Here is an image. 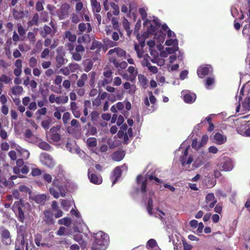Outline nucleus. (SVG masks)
<instances>
[{"label": "nucleus", "mask_w": 250, "mask_h": 250, "mask_svg": "<svg viewBox=\"0 0 250 250\" xmlns=\"http://www.w3.org/2000/svg\"><path fill=\"white\" fill-rule=\"evenodd\" d=\"M66 229L64 227H61L56 232L57 235L59 236H62L65 234Z\"/></svg>", "instance_id": "0e129e2a"}, {"label": "nucleus", "mask_w": 250, "mask_h": 250, "mask_svg": "<svg viewBox=\"0 0 250 250\" xmlns=\"http://www.w3.org/2000/svg\"><path fill=\"white\" fill-rule=\"evenodd\" d=\"M0 237L3 244L8 246L12 243V235L7 229L4 228L0 231Z\"/></svg>", "instance_id": "20e7f679"}, {"label": "nucleus", "mask_w": 250, "mask_h": 250, "mask_svg": "<svg viewBox=\"0 0 250 250\" xmlns=\"http://www.w3.org/2000/svg\"><path fill=\"white\" fill-rule=\"evenodd\" d=\"M90 41V38L88 34H84L81 37H79L78 39L77 42L79 43H86L89 42Z\"/></svg>", "instance_id": "7c9ffc66"}, {"label": "nucleus", "mask_w": 250, "mask_h": 250, "mask_svg": "<svg viewBox=\"0 0 250 250\" xmlns=\"http://www.w3.org/2000/svg\"><path fill=\"white\" fill-rule=\"evenodd\" d=\"M102 47L103 44L101 42H92V44L90 47V49L94 50L95 49H97L98 50H100Z\"/></svg>", "instance_id": "37998d69"}, {"label": "nucleus", "mask_w": 250, "mask_h": 250, "mask_svg": "<svg viewBox=\"0 0 250 250\" xmlns=\"http://www.w3.org/2000/svg\"><path fill=\"white\" fill-rule=\"evenodd\" d=\"M220 170L226 171H230L232 168V165L229 158H224L222 162L218 165Z\"/></svg>", "instance_id": "39448f33"}, {"label": "nucleus", "mask_w": 250, "mask_h": 250, "mask_svg": "<svg viewBox=\"0 0 250 250\" xmlns=\"http://www.w3.org/2000/svg\"><path fill=\"white\" fill-rule=\"evenodd\" d=\"M146 209L148 214L152 215L153 214V200L151 198H149L148 200Z\"/></svg>", "instance_id": "e433bc0d"}, {"label": "nucleus", "mask_w": 250, "mask_h": 250, "mask_svg": "<svg viewBox=\"0 0 250 250\" xmlns=\"http://www.w3.org/2000/svg\"><path fill=\"white\" fill-rule=\"evenodd\" d=\"M58 224L59 225H63L65 226L68 227L71 224V220L70 218L64 217L58 220Z\"/></svg>", "instance_id": "a878e982"}, {"label": "nucleus", "mask_w": 250, "mask_h": 250, "mask_svg": "<svg viewBox=\"0 0 250 250\" xmlns=\"http://www.w3.org/2000/svg\"><path fill=\"white\" fill-rule=\"evenodd\" d=\"M61 205L64 209L68 210V208L70 206V204L69 201H67V200L62 199Z\"/></svg>", "instance_id": "603ef678"}, {"label": "nucleus", "mask_w": 250, "mask_h": 250, "mask_svg": "<svg viewBox=\"0 0 250 250\" xmlns=\"http://www.w3.org/2000/svg\"><path fill=\"white\" fill-rule=\"evenodd\" d=\"M70 119V114L66 112H64L62 115V121L64 125H66L68 123V120Z\"/></svg>", "instance_id": "864d4df0"}, {"label": "nucleus", "mask_w": 250, "mask_h": 250, "mask_svg": "<svg viewBox=\"0 0 250 250\" xmlns=\"http://www.w3.org/2000/svg\"><path fill=\"white\" fill-rule=\"evenodd\" d=\"M242 107L246 110H250V97L244 99L242 103Z\"/></svg>", "instance_id": "72a5a7b5"}, {"label": "nucleus", "mask_w": 250, "mask_h": 250, "mask_svg": "<svg viewBox=\"0 0 250 250\" xmlns=\"http://www.w3.org/2000/svg\"><path fill=\"white\" fill-rule=\"evenodd\" d=\"M214 200H216L215 199L214 195L213 193H209L206 195L205 201L207 204H208L209 202L213 201Z\"/></svg>", "instance_id": "8fccbe9b"}, {"label": "nucleus", "mask_w": 250, "mask_h": 250, "mask_svg": "<svg viewBox=\"0 0 250 250\" xmlns=\"http://www.w3.org/2000/svg\"><path fill=\"white\" fill-rule=\"evenodd\" d=\"M65 37L72 42H75L76 40V36L72 34L69 31H67L65 32Z\"/></svg>", "instance_id": "58836bf2"}, {"label": "nucleus", "mask_w": 250, "mask_h": 250, "mask_svg": "<svg viewBox=\"0 0 250 250\" xmlns=\"http://www.w3.org/2000/svg\"><path fill=\"white\" fill-rule=\"evenodd\" d=\"M29 65L31 68L35 67L37 65V60L34 57H31L29 60Z\"/></svg>", "instance_id": "a18cd8bd"}, {"label": "nucleus", "mask_w": 250, "mask_h": 250, "mask_svg": "<svg viewBox=\"0 0 250 250\" xmlns=\"http://www.w3.org/2000/svg\"><path fill=\"white\" fill-rule=\"evenodd\" d=\"M52 185L56 187L58 191H61L62 188V183L60 180L58 178H55L52 182Z\"/></svg>", "instance_id": "2f4dec72"}, {"label": "nucleus", "mask_w": 250, "mask_h": 250, "mask_svg": "<svg viewBox=\"0 0 250 250\" xmlns=\"http://www.w3.org/2000/svg\"><path fill=\"white\" fill-rule=\"evenodd\" d=\"M147 245L151 248H154L157 246V242L155 240L151 239L147 241Z\"/></svg>", "instance_id": "338daca9"}, {"label": "nucleus", "mask_w": 250, "mask_h": 250, "mask_svg": "<svg viewBox=\"0 0 250 250\" xmlns=\"http://www.w3.org/2000/svg\"><path fill=\"white\" fill-rule=\"evenodd\" d=\"M214 138L216 141L217 143L219 145H222L225 143L227 141V138L226 137L223 136L220 133H216L214 136Z\"/></svg>", "instance_id": "a211bd4d"}, {"label": "nucleus", "mask_w": 250, "mask_h": 250, "mask_svg": "<svg viewBox=\"0 0 250 250\" xmlns=\"http://www.w3.org/2000/svg\"><path fill=\"white\" fill-rule=\"evenodd\" d=\"M112 81V80L104 77L103 80H101L98 82V86L99 87H104L105 85L111 83Z\"/></svg>", "instance_id": "bb28decb"}, {"label": "nucleus", "mask_w": 250, "mask_h": 250, "mask_svg": "<svg viewBox=\"0 0 250 250\" xmlns=\"http://www.w3.org/2000/svg\"><path fill=\"white\" fill-rule=\"evenodd\" d=\"M158 20L157 19H154L152 22V23H151V25L149 28V32L151 33H154V32L155 31V30L156 28H158L160 26V23L157 21Z\"/></svg>", "instance_id": "b1692460"}, {"label": "nucleus", "mask_w": 250, "mask_h": 250, "mask_svg": "<svg viewBox=\"0 0 250 250\" xmlns=\"http://www.w3.org/2000/svg\"><path fill=\"white\" fill-rule=\"evenodd\" d=\"M24 206L20 202H16L12 206V210L15 212L18 220L23 223L25 220V216L22 209Z\"/></svg>", "instance_id": "f03ea898"}, {"label": "nucleus", "mask_w": 250, "mask_h": 250, "mask_svg": "<svg viewBox=\"0 0 250 250\" xmlns=\"http://www.w3.org/2000/svg\"><path fill=\"white\" fill-rule=\"evenodd\" d=\"M68 66L69 68L70 72L72 73L75 72L77 70L79 69L80 68L79 65L76 63H69Z\"/></svg>", "instance_id": "79ce46f5"}, {"label": "nucleus", "mask_w": 250, "mask_h": 250, "mask_svg": "<svg viewBox=\"0 0 250 250\" xmlns=\"http://www.w3.org/2000/svg\"><path fill=\"white\" fill-rule=\"evenodd\" d=\"M17 227V237L16 239L22 240L26 241L28 236L27 225H22L20 226L16 225Z\"/></svg>", "instance_id": "7ed1b4c3"}, {"label": "nucleus", "mask_w": 250, "mask_h": 250, "mask_svg": "<svg viewBox=\"0 0 250 250\" xmlns=\"http://www.w3.org/2000/svg\"><path fill=\"white\" fill-rule=\"evenodd\" d=\"M91 4L94 13H99L100 11V4L97 0H91Z\"/></svg>", "instance_id": "5701e85b"}, {"label": "nucleus", "mask_w": 250, "mask_h": 250, "mask_svg": "<svg viewBox=\"0 0 250 250\" xmlns=\"http://www.w3.org/2000/svg\"><path fill=\"white\" fill-rule=\"evenodd\" d=\"M109 242V236L103 231H99L95 234L91 250H105Z\"/></svg>", "instance_id": "f257e3e1"}, {"label": "nucleus", "mask_w": 250, "mask_h": 250, "mask_svg": "<svg viewBox=\"0 0 250 250\" xmlns=\"http://www.w3.org/2000/svg\"><path fill=\"white\" fill-rule=\"evenodd\" d=\"M38 146L41 149L44 150L49 151L51 149V146L50 145L46 142L44 141L40 142L39 143Z\"/></svg>", "instance_id": "c85d7f7f"}, {"label": "nucleus", "mask_w": 250, "mask_h": 250, "mask_svg": "<svg viewBox=\"0 0 250 250\" xmlns=\"http://www.w3.org/2000/svg\"><path fill=\"white\" fill-rule=\"evenodd\" d=\"M60 71L62 74L65 76L69 75L71 72L68 66L60 69Z\"/></svg>", "instance_id": "774afa93"}, {"label": "nucleus", "mask_w": 250, "mask_h": 250, "mask_svg": "<svg viewBox=\"0 0 250 250\" xmlns=\"http://www.w3.org/2000/svg\"><path fill=\"white\" fill-rule=\"evenodd\" d=\"M84 64V71L86 72H89L92 69L93 65V63L91 60H85Z\"/></svg>", "instance_id": "c9c22d12"}, {"label": "nucleus", "mask_w": 250, "mask_h": 250, "mask_svg": "<svg viewBox=\"0 0 250 250\" xmlns=\"http://www.w3.org/2000/svg\"><path fill=\"white\" fill-rule=\"evenodd\" d=\"M114 53H116L117 55L120 57L125 56L126 54L125 51L120 47H115L109 50L108 52V54L112 55Z\"/></svg>", "instance_id": "9d476101"}, {"label": "nucleus", "mask_w": 250, "mask_h": 250, "mask_svg": "<svg viewBox=\"0 0 250 250\" xmlns=\"http://www.w3.org/2000/svg\"><path fill=\"white\" fill-rule=\"evenodd\" d=\"M35 237V243L38 247H44L46 245L45 243H41L42 239V236L40 233H37L34 235Z\"/></svg>", "instance_id": "f3484780"}, {"label": "nucleus", "mask_w": 250, "mask_h": 250, "mask_svg": "<svg viewBox=\"0 0 250 250\" xmlns=\"http://www.w3.org/2000/svg\"><path fill=\"white\" fill-rule=\"evenodd\" d=\"M209 67L207 65H202L198 68L197 73L198 77L203 78L205 76L208 74Z\"/></svg>", "instance_id": "6e6552de"}, {"label": "nucleus", "mask_w": 250, "mask_h": 250, "mask_svg": "<svg viewBox=\"0 0 250 250\" xmlns=\"http://www.w3.org/2000/svg\"><path fill=\"white\" fill-rule=\"evenodd\" d=\"M110 6L112 9V13L114 16H118L119 14V7L114 2L110 3Z\"/></svg>", "instance_id": "4c0bfd02"}, {"label": "nucleus", "mask_w": 250, "mask_h": 250, "mask_svg": "<svg viewBox=\"0 0 250 250\" xmlns=\"http://www.w3.org/2000/svg\"><path fill=\"white\" fill-rule=\"evenodd\" d=\"M91 170L89 169L88 170V178L92 183L96 185L101 184L102 183V178L97 175L91 173Z\"/></svg>", "instance_id": "0eeeda50"}, {"label": "nucleus", "mask_w": 250, "mask_h": 250, "mask_svg": "<svg viewBox=\"0 0 250 250\" xmlns=\"http://www.w3.org/2000/svg\"><path fill=\"white\" fill-rule=\"evenodd\" d=\"M125 156V152L123 150L115 151L112 155V159L116 161H120L123 159Z\"/></svg>", "instance_id": "9b49d317"}, {"label": "nucleus", "mask_w": 250, "mask_h": 250, "mask_svg": "<svg viewBox=\"0 0 250 250\" xmlns=\"http://www.w3.org/2000/svg\"><path fill=\"white\" fill-rule=\"evenodd\" d=\"M56 190L54 187H51L49 188L50 193L55 198H59L60 197V193Z\"/></svg>", "instance_id": "c03bdc74"}, {"label": "nucleus", "mask_w": 250, "mask_h": 250, "mask_svg": "<svg viewBox=\"0 0 250 250\" xmlns=\"http://www.w3.org/2000/svg\"><path fill=\"white\" fill-rule=\"evenodd\" d=\"M247 123L246 122H244L239 126L237 127L236 130L239 134L245 136V131L247 127Z\"/></svg>", "instance_id": "4be33fe9"}, {"label": "nucleus", "mask_w": 250, "mask_h": 250, "mask_svg": "<svg viewBox=\"0 0 250 250\" xmlns=\"http://www.w3.org/2000/svg\"><path fill=\"white\" fill-rule=\"evenodd\" d=\"M122 171L120 167H116L113 171V175L111 178L112 179V186H113L118 180L122 175Z\"/></svg>", "instance_id": "1a4fd4ad"}, {"label": "nucleus", "mask_w": 250, "mask_h": 250, "mask_svg": "<svg viewBox=\"0 0 250 250\" xmlns=\"http://www.w3.org/2000/svg\"><path fill=\"white\" fill-rule=\"evenodd\" d=\"M147 184V179H145L143 181L141 184V191L142 193H145L146 191Z\"/></svg>", "instance_id": "4d7b16f0"}, {"label": "nucleus", "mask_w": 250, "mask_h": 250, "mask_svg": "<svg viewBox=\"0 0 250 250\" xmlns=\"http://www.w3.org/2000/svg\"><path fill=\"white\" fill-rule=\"evenodd\" d=\"M86 143L87 146L89 147L93 148L97 145V140L94 137L89 138L87 139Z\"/></svg>", "instance_id": "393cba45"}, {"label": "nucleus", "mask_w": 250, "mask_h": 250, "mask_svg": "<svg viewBox=\"0 0 250 250\" xmlns=\"http://www.w3.org/2000/svg\"><path fill=\"white\" fill-rule=\"evenodd\" d=\"M109 61L112 63L114 66L116 68H118V65L120 63L117 60V59L114 56H112L109 58Z\"/></svg>", "instance_id": "6e6d98bb"}, {"label": "nucleus", "mask_w": 250, "mask_h": 250, "mask_svg": "<svg viewBox=\"0 0 250 250\" xmlns=\"http://www.w3.org/2000/svg\"><path fill=\"white\" fill-rule=\"evenodd\" d=\"M43 0H39L36 4V8L38 11H42L43 10Z\"/></svg>", "instance_id": "5fc2aeb1"}, {"label": "nucleus", "mask_w": 250, "mask_h": 250, "mask_svg": "<svg viewBox=\"0 0 250 250\" xmlns=\"http://www.w3.org/2000/svg\"><path fill=\"white\" fill-rule=\"evenodd\" d=\"M73 239L75 241L78 242L82 247L86 246V242L83 238V236L81 233H75L73 235Z\"/></svg>", "instance_id": "4468645a"}, {"label": "nucleus", "mask_w": 250, "mask_h": 250, "mask_svg": "<svg viewBox=\"0 0 250 250\" xmlns=\"http://www.w3.org/2000/svg\"><path fill=\"white\" fill-rule=\"evenodd\" d=\"M48 118V120L42 121L41 124L42 127L45 130L49 129L51 122V119H50L49 117Z\"/></svg>", "instance_id": "ea45409f"}, {"label": "nucleus", "mask_w": 250, "mask_h": 250, "mask_svg": "<svg viewBox=\"0 0 250 250\" xmlns=\"http://www.w3.org/2000/svg\"><path fill=\"white\" fill-rule=\"evenodd\" d=\"M56 61L58 64L60 65L58 67H60V66L64 64L65 63V60L63 57V55L62 54H58L56 57Z\"/></svg>", "instance_id": "473e14b6"}, {"label": "nucleus", "mask_w": 250, "mask_h": 250, "mask_svg": "<svg viewBox=\"0 0 250 250\" xmlns=\"http://www.w3.org/2000/svg\"><path fill=\"white\" fill-rule=\"evenodd\" d=\"M183 99L186 103H192L195 101L196 95L194 93L186 94L184 95Z\"/></svg>", "instance_id": "2eb2a0df"}, {"label": "nucleus", "mask_w": 250, "mask_h": 250, "mask_svg": "<svg viewBox=\"0 0 250 250\" xmlns=\"http://www.w3.org/2000/svg\"><path fill=\"white\" fill-rule=\"evenodd\" d=\"M216 203H217V200H214L213 201H211L208 204V205L204 206L203 207V208H204L207 211H209V210H210V208H212L214 207V206Z\"/></svg>", "instance_id": "de8ad7c7"}, {"label": "nucleus", "mask_w": 250, "mask_h": 250, "mask_svg": "<svg viewBox=\"0 0 250 250\" xmlns=\"http://www.w3.org/2000/svg\"><path fill=\"white\" fill-rule=\"evenodd\" d=\"M136 4L133 2H131L129 4L128 12L131 16H135V12L136 11Z\"/></svg>", "instance_id": "f704fd0d"}, {"label": "nucleus", "mask_w": 250, "mask_h": 250, "mask_svg": "<svg viewBox=\"0 0 250 250\" xmlns=\"http://www.w3.org/2000/svg\"><path fill=\"white\" fill-rule=\"evenodd\" d=\"M70 8V6L67 3L63 4L61 7V10L62 11V16H64L65 12H66Z\"/></svg>", "instance_id": "680f3d73"}, {"label": "nucleus", "mask_w": 250, "mask_h": 250, "mask_svg": "<svg viewBox=\"0 0 250 250\" xmlns=\"http://www.w3.org/2000/svg\"><path fill=\"white\" fill-rule=\"evenodd\" d=\"M147 67L150 72L153 74H156L158 72V68L155 66L151 65V63H147Z\"/></svg>", "instance_id": "bf43d9fd"}, {"label": "nucleus", "mask_w": 250, "mask_h": 250, "mask_svg": "<svg viewBox=\"0 0 250 250\" xmlns=\"http://www.w3.org/2000/svg\"><path fill=\"white\" fill-rule=\"evenodd\" d=\"M62 77L61 76L58 75L56 76V79H55V80L54 81V83L56 85H58L60 88H61V84L62 82Z\"/></svg>", "instance_id": "69168bd1"}, {"label": "nucleus", "mask_w": 250, "mask_h": 250, "mask_svg": "<svg viewBox=\"0 0 250 250\" xmlns=\"http://www.w3.org/2000/svg\"><path fill=\"white\" fill-rule=\"evenodd\" d=\"M11 91L14 95H20L23 93V89L21 86L15 85L12 88Z\"/></svg>", "instance_id": "412c9836"}, {"label": "nucleus", "mask_w": 250, "mask_h": 250, "mask_svg": "<svg viewBox=\"0 0 250 250\" xmlns=\"http://www.w3.org/2000/svg\"><path fill=\"white\" fill-rule=\"evenodd\" d=\"M97 133V130L96 127L94 126H91L88 129L86 134L94 135Z\"/></svg>", "instance_id": "e2e57ef3"}, {"label": "nucleus", "mask_w": 250, "mask_h": 250, "mask_svg": "<svg viewBox=\"0 0 250 250\" xmlns=\"http://www.w3.org/2000/svg\"><path fill=\"white\" fill-rule=\"evenodd\" d=\"M88 78L87 75L85 73H83L80 78L77 82V85L78 87H82L84 85L85 82L87 81Z\"/></svg>", "instance_id": "aec40b11"}, {"label": "nucleus", "mask_w": 250, "mask_h": 250, "mask_svg": "<svg viewBox=\"0 0 250 250\" xmlns=\"http://www.w3.org/2000/svg\"><path fill=\"white\" fill-rule=\"evenodd\" d=\"M139 82L143 88H146L147 86L148 80L147 78L144 75H138Z\"/></svg>", "instance_id": "6ab92c4d"}, {"label": "nucleus", "mask_w": 250, "mask_h": 250, "mask_svg": "<svg viewBox=\"0 0 250 250\" xmlns=\"http://www.w3.org/2000/svg\"><path fill=\"white\" fill-rule=\"evenodd\" d=\"M72 54V59L76 61H80L82 58V55L78 52L71 53Z\"/></svg>", "instance_id": "3c124183"}, {"label": "nucleus", "mask_w": 250, "mask_h": 250, "mask_svg": "<svg viewBox=\"0 0 250 250\" xmlns=\"http://www.w3.org/2000/svg\"><path fill=\"white\" fill-rule=\"evenodd\" d=\"M191 146L192 148L196 150H198L200 148L202 147V145H200V143H198L197 139H194L192 141Z\"/></svg>", "instance_id": "13d9d810"}, {"label": "nucleus", "mask_w": 250, "mask_h": 250, "mask_svg": "<svg viewBox=\"0 0 250 250\" xmlns=\"http://www.w3.org/2000/svg\"><path fill=\"white\" fill-rule=\"evenodd\" d=\"M11 79L5 74L0 75V82L5 83V84L9 83L11 82Z\"/></svg>", "instance_id": "a19ab883"}, {"label": "nucleus", "mask_w": 250, "mask_h": 250, "mask_svg": "<svg viewBox=\"0 0 250 250\" xmlns=\"http://www.w3.org/2000/svg\"><path fill=\"white\" fill-rule=\"evenodd\" d=\"M27 242L24 240L16 239L15 242L14 250H24L25 245Z\"/></svg>", "instance_id": "f8f14e48"}, {"label": "nucleus", "mask_w": 250, "mask_h": 250, "mask_svg": "<svg viewBox=\"0 0 250 250\" xmlns=\"http://www.w3.org/2000/svg\"><path fill=\"white\" fill-rule=\"evenodd\" d=\"M127 71L130 74L129 77L126 79L127 80L133 82L136 78L137 75V71L135 70V67L132 66H130L127 68Z\"/></svg>", "instance_id": "ddd939ff"}, {"label": "nucleus", "mask_w": 250, "mask_h": 250, "mask_svg": "<svg viewBox=\"0 0 250 250\" xmlns=\"http://www.w3.org/2000/svg\"><path fill=\"white\" fill-rule=\"evenodd\" d=\"M46 200V196L44 194H38L34 197V200L39 204H44Z\"/></svg>", "instance_id": "dca6fc26"}, {"label": "nucleus", "mask_w": 250, "mask_h": 250, "mask_svg": "<svg viewBox=\"0 0 250 250\" xmlns=\"http://www.w3.org/2000/svg\"><path fill=\"white\" fill-rule=\"evenodd\" d=\"M43 214L44 215L43 221L45 222V224L48 225H53L54 224V221L53 220L54 214L53 212L49 209L44 210L43 211Z\"/></svg>", "instance_id": "423d86ee"}, {"label": "nucleus", "mask_w": 250, "mask_h": 250, "mask_svg": "<svg viewBox=\"0 0 250 250\" xmlns=\"http://www.w3.org/2000/svg\"><path fill=\"white\" fill-rule=\"evenodd\" d=\"M50 139L54 142H59L61 139V135L58 133H53L50 136Z\"/></svg>", "instance_id": "09e8293b"}, {"label": "nucleus", "mask_w": 250, "mask_h": 250, "mask_svg": "<svg viewBox=\"0 0 250 250\" xmlns=\"http://www.w3.org/2000/svg\"><path fill=\"white\" fill-rule=\"evenodd\" d=\"M112 73L113 72L111 70H107L103 72V75L105 78L113 80Z\"/></svg>", "instance_id": "052dcab7"}, {"label": "nucleus", "mask_w": 250, "mask_h": 250, "mask_svg": "<svg viewBox=\"0 0 250 250\" xmlns=\"http://www.w3.org/2000/svg\"><path fill=\"white\" fill-rule=\"evenodd\" d=\"M60 97H55L54 94H51L49 97V101L50 103H54L56 102L58 104H60Z\"/></svg>", "instance_id": "49530a36"}, {"label": "nucleus", "mask_w": 250, "mask_h": 250, "mask_svg": "<svg viewBox=\"0 0 250 250\" xmlns=\"http://www.w3.org/2000/svg\"><path fill=\"white\" fill-rule=\"evenodd\" d=\"M88 75L90 77L89 84L91 87H94L96 82V73L93 71L89 73Z\"/></svg>", "instance_id": "c756f323"}, {"label": "nucleus", "mask_w": 250, "mask_h": 250, "mask_svg": "<svg viewBox=\"0 0 250 250\" xmlns=\"http://www.w3.org/2000/svg\"><path fill=\"white\" fill-rule=\"evenodd\" d=\"M52 32V29L50 26L45 25L43 27V30L41 32V35L43 38H45L48 34Z\"/></svg>", "instance_id": "cd10ccee"}]
</instances>
